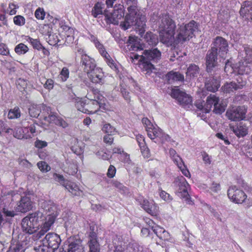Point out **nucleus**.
<instances>
[{
  "mask_svg": "<svg viewBox=\"0 0 252 252\" xmlns=\"http://www.w3.org/2000/svg\"><path fill=\"white\" fill-rule=\"evenodd\" d=\"M175 23L169 15H162L158 21V33L160 41L168 46L183 43L192 37L194 32L197 30V24L193 21L188 24L179 26L175 36Z\"/></svg>",
  "mask_w": 252,
  "mask_h": 252,
  "instance_id": "obj_1",
  "label": "nucleus"
},
{
  "mask_svg": "<svg viewBox=\"0 0 252 252\" xmlns=\"http://www.w3.org/2000/svg\"><path fill=\"white\" fill-rule=\"evenodd\" d=\"M43 212L37 211L30 214L22 220V228L23 231L27 233L32 234L35 232L39 227V222L42 220Z\"/></svg>",
  "mask_w": 252,
  "mask_h": 252,
  "instance_id": "obj_2",
  "label": "nucleus"
},
{
  "mask_svg": "<svg viewBox=\"0 0 252 252\" xmlns=\"http://www.w3.org/2000/svg\"><path fill=\"white\" fill-rule=\"evenodd\" d=\"M146 19L144 15H129V13L125 17V21L120 24V27L124 30H126L129 28L130 26L135 25L138 29L139 34L142 36V34L145 31Z\"/></svg>",
  "mask_w": 252,
  "mask_h": 252,
  "instance_id": "obj_3",
  "label": "nucleus"
},
{
  "mask_svg": "<svg viewBox=\"0 0 252 252\" xmlns=\"http://www.w3.org/2000/svg\"><path fill=\"white\" fill-rule=\"evenodd\" d=\"M94 96L91 94H88L86 95L89 100L86 104V113L88 114H94L96 113L102 104V101L104 99L103 96L101 95L96 90H94L92 92Z\"/></svg>",
  "mask_w": 252,
  "mask_h": 252,
  "instance_id": "obj_4",
  "label": "nucleus"
},
{
  "mask_svg": "<svg viewBox=\"0 0 252 252\" xmlns=\"http://www.w3.org/2000/svg\"><path fill=\"white\" fill-rule=\"evenodd\" d=\"M214 106V112L217 114H221L225 111L226 104L222 100H220L215 95H210L207 97L205 105V112L208 113Z\"/></svg>",
  "mask_w": 252,
  "mask_h": 252,
  "instance_id": "obj_5",
  "label": "nucleus"
},
{
  "mask_svg": "<svg viewBox=\"0 0 252 252\" xmlns=\"http://www.w3.org/2000/svg\"><path fill=\"white\" fill-rule=\"evenodd\" d=\"M227 195L232 202L237 204L246 202L247 198L246 193L235 186H232L228 189Z\"/></svg>",
  "mask_w": 252,
  "mask_h": 252,
  "instance_id": "obj_6",
  "label": "nucleus"
},
{
  "mask_svg": "<svg viewBox=\"0 0 252 252\" xmlns=\"http://www.w3.org/2000/svg\"><path fill=\"white\" fill-rule=\"evenodd\" d=\"M91 40L94 42L95 47L98 50L100 54L103 56L106 61L107 64L114 70H118L117 64L106 51L103 45L94 36L91 37Z\"/></svg>",
  "mask_w": 252,
  "mask_h": 252,
  "instance_id": "obj_7",
  "label": "nucleus"
},
{
  "mask_svg": "<svg viewBox=\"0 0 252 252\" xmlns=\"http://www.w3.org/2000/svg\"><path fill=\"white\" fill-rule=\"evenodd\" d=\"M177 182L179 183L177 195L180 198H184L189 204H191V201L188 191L189 184L183 176L179 177L177 179Z\"/></svg>",
  "mask_w": 252,
  "mask_h": 252,
  "instance_id": "obj_8",
  "label": "nucleus"
},
{
  "mask_svg": "<svg viewBox=\"0 0 252 252\" xmlns=\"http://www.w3.org/2000/svg\"><path fill=\"white\" fill-rule=\"evenodd\" d=\"M246 109L243 106L232 107L227 110L226 116L227 118L233 121H238L245 118Z\"/></svg>",
  "mask_w": 252,
  "mask_h": 252,
  "instance_id": "obj_9",
  "label": "nucleus"
},
{
  "mask_svg": "<svg viewBox=\"0 0 252 252\" xmlns=\"http://www.w3.org/2000/svg\"><path fill=\"white\" fill-rule=\"evenodd\" d=\"M124 8L123 5H115L113 12L106 15L108 22L114 25H118L119 21L124 16Z\"/></svg>",
  "mask_w": 252,
  "mask_h": 252,
  "instance_id": "obj_10",
  "label": "nucleus"
},
{
  "mask_svg": "<svg viewBox=\"0 0 252 252\" xmlns=\"http://www.w3.org/2000/svg\"><path fill=\"white\" fill-rule=\"evenodd\" d=\"M228 45L227 41L222 37L218 36L214 42V46L212 49H215L216 52L219 51L218 55L221 58H224L228 51Z\"/></svg>",
  "mask_w": 252,
  "mask_h": 252,
  "instance_id": "obj_11",
  "label": "nucleus"
},
{
  "mask_svg": "<svg viewBox=\"0 0 252 252\" xmlns=\"http://www.w3.org/2000/svg\"><path fill=\"white\" fill-rule=\"evenodd\" d=\"M60 25V28L59 31L61 33L60 36L62 38V39L65 38V42L67 44L72 43L74 40V34L76 31L74 29L63 25V22Z\"/></svg>",
  "mask_w": 252,
  "mask_h": 252,
  "instance_id": "obj_12",
  "label": "nucleus"
},
{
  "mask_svg": "<svg viewBox=\"0 0 252 252\" xmlns=\"http://www.w3.org/2000/svg\"><path fill=\"white\" fill-rule=\"evenodd\" d=\"M61 243V239L58 234L55 233H48L43 240V244L47 246L48 248L53 250L57 249Z\"/></svg>",
  "mask_w": 252,
  "mask_h": 252,
  "instance_id": "obj_13",
  "label": "nucleus"
},
{
  "mask_svg": "<svg viewBox=\"0 0 252 252\" xmlns=\"http://www.w3.org/2000/svg\"><path fill=\"white\" fill-rule=\"evenodd\" d=\"M44 120L48 124H52L65 128L68 126V123L57 114L51 113L48 116L44 117Z\"/></svg>",
  "mask_w": 252,
  "mask_h": 252,
  "instance_id": "obj_14",
  "label": "nucleus"
},
{
  "mask_svg": "<svg viewBox=\"0 0 252 252\" xmlns=\"http://www.w3.org/2000/svg\"><path fill=\"white\" fill-rule=\"evenodd\" d=\"M239 12L243 20L252 22V2L250 1L243 2Z\"/></svg>",
  "mask_w": 252,
  "mask_h": 252,
  "instance_id": "obj_15",
  "label": "nucleus"
},
{
  "mask_svg": "<svg viewBox=\"0 0 252 252\" xmlns=\"http://www.w3.org/2000/svg\"><path fill=\"white\" fill-rule=\"evenodd\" d=\"M32 202L28 196L21 197L15 207V210L18 212L26 213L32 209Z\"/></svg>",
  "mask_w": 252,
  "mask_h": 252,
  "instance_id": "obj_16",
  "label": "nucleus"
},
{
  "mask_svg": "<svg viewBox=\"0 0 252 252\" xmlns=\"http://www.w3.org/2000/svg\"><path fill=\"white\" fill-rule=\"evenodd\" d=\"M41 207L47 214V217H54L56 219L58 212L55 204L51 201H44L41 203Z\"/></svg>",
  "mask_w": 252,
  "mask_h": 252,
  "instance_id": "obj_17",
  "label": "nucleus"
},
{
  "mask_svg": "<svg viewBox=\"0 0 252 252\" xmlns=\"http://www.w3.org/2000/svg\"><path fill=\"white\" fill-rule=\"evenodd\" d=\"M43 34H48V42L51 45H56L61 42V39L56 33H50V28L48 25H43L39 29Z\"/></svg>",
  "mask_w": 252,
  "mask_h": 252,
  "instance_id": "obj_18",
  "label": "nucleus"
},
{
  "mask_svg": "<svg viewBox=\"0 0 252 252\" xmlns=\"http://www.w3.org/2000/svg\"><path fill=\"white\" fill-rule=\"evenodd\" d=\"M147 223L151 227L154 232L160 239L166 240L169 238V233L166 231L163 228L161 227L159 225L153 224V222L150 220H148Z\"/></svg>",
  "mask_w": 252,
  "mask_h": 252,
  "instance_id": "obj_19",
  "label": "nucleus"
},
{
  "mask_svg": "<svg viewBox=\"0 0 252 252\" xmlns=\"http://www.w3.org/2000/svg\"><path fill=\"white\" fill-rule=\"evenodd\" d=\"M218 52L215 49H211L208 51L206 56V66L207 71H211L213 68L217 64V55Z\"/></svg>",
  "mask_w": 252,
  "mask_h": 252,
  "instance_id": "obj_20",
  "label": "nucleus"
},
{
  "mask_svg": "<svg viewBox=\"0 0 252 252\" xmlns=\"http://www.w3.org/2000/svg\"><path fill=\"white\" fill-rule=\"evenodd\" d=\"M43 216L42 220L44 222L41 226V229L37 234L36 237L38 239L41 238L43 236L48 230H50L51 225L54 223L55 219L54 217H46L44 219Z\"/></svg>",
  "mask_w": 252,
  "mask_h": 252,
  "instance_id": "obj_21",
  "label": "nucleus"
},
{
  "mask_svg": "<svg viewBox=\"0 0 252 252\" xmlns=\"http://www.w3.org/2000/svg\"><path fill=\"white\" fill-rule=\"evenodd\" d=\"M160 52L157 48H155L153 50H145L141 58L156 63L160 60Z\"/></svg>",
  "mask_w": 252,
  "mask_h": 252,
  "instance_id": "obj_22",
  "label": "nucleus"
},
{
  "mask_svg": "<svg viewBox=\"0 0 252 252\" xmlns=\"http://www.w3.org/2000/svg\"><path fill=\"white\" fill-rule=\"evenodd\" d=\"M142 208L149 214L156 216L158 212V207L153 200H144L141 204Z\"/></svg>",
  "mask_w": 252,
  "mask_h": 252,
  "instance_id": "obj_23",
  "label": "nucleus"
},
{
  "mask_svg": "<svg viewBox=\"0 0 252 252\" xmlns=\"http://www.w3.org/2000/svg\"><path fill=\"white\" fill-rule=\"evenodd\" d=\"M88 74L90 79L94 83L102 84L104 82V74L99 67H96Z\"/></svg>",
  "mask_w": 252,
  "mask_h": 252,
  "instance_id": "obj_24",
  "label": "nucleus"
},
{
  "mask_svg": "<svg viewBox=\"0 0 252 252\" xmlns=\"http://www.w3.org/2000/svg\"><path fill=\"white\" fill-rule=\"evenodd\" d=\"M241 82H240L239 85H237L236 83L231 82L229 83H226L222 87V89L224 93H232L238 89L243 88L246 85L245 81L243 80L242 78H240Z\"/></svg>",
  "mask_w": 252,
  "mask_h": 252,
  "instance_id": "obj_25",
  "label": "nucleus"
},
{
  "mask_svg": "<svg viewBox=\"0 0 252 252\" xmlns=\"http://www.w3.org/2000/svg\"><path fill=\"white\" fill-rule=\"evenodd\" d=\"M81 59L82 64L84 65V70L88 74L96 68L94 60L89 56L83 55Z\"/></svg>",
  "mask_w": 252,
  "mask_h": 252,
  "instance_id": "obj_26",
  "label": "nucleus"
},
{
  "mask_svg": "<svg viewBox=\"0 0 252 252\" xmlns=\"http://www.w3.org/2000/svg\"><path fill=\"white\" fill-rule=\"evenodd\" d=\"M66 251L67 252H84L81 241L79 239H70Z\"/></svg>",
  "mask_w": 252,
  "mask_h": 252,
  "instance_id": "obj_27",
  "label": "nucleus"
},
{
  "mask_svg": "<svg viewBox=\"0 0 252 252\" xmlns=\"http://www.w3.org/2000/svg\"><path fill=\"white\" fill-rule=\"evenodd\" d=\"M230 128L237 137H244L248 134V127L242 123L236 126L230 125Z\"/></svg>",
  "mask_w": 252,
  "mask_h": 252,
  "instance_id": "obj_28",
  "label": "nucleus"
},
{
  "mask_svg": "<svg viewBox=\"0 0 252 252\" xmlns=\"http://www.w3.org/2000/svg\"><path fill=\"white\" fill-rule=\"evenodd\" d=\"M243 51L239 52V56L243 59L246 64L252 63V49L248 45H244Z\"/></svg>",
  "mask_w": 252,
  "mask_h": 252,
  "instance_id": "obj_29",
  "label": "nucleus"
},
{
  "mask_svg": "<svg viewBox=\"0 0 252 252\" xmlns=\"http://www.w3.org/2000/svg\"><path fill=\"white\" fill-rule=\"evenodd\" d=\"M205 87L209 91L215 92L217 91L220 87V78L214 77L210 78L206 83Z\"/></svg>",
  "mask_w": 252,
  "mask_h": 252,
  "instance_id": "obj_30",
  "label": "nucleus"
},
{
  "mask_svg": "<svg viewBox=\"0 0 252 252\" xmlns=\"http://www.w3.org/2000/svg\"><path fill=\"white\" fill-rule=\"evenodd\" d=\"M136 138L142 155L145 158H148L150 157L149 150L146 145L144 137L139 134L136 135Z\"/></svg>",
  "mask_w": 252,
  "mask_h": 252,
  "instance_id": "obj_31",
  "label": "nucleus"
},
{
  "mask_svg": "<svg viewBox=\"0 0 252 252\" xmlns=\"http://www.w3.org/2000/svg\"><path fill=\"white\" fill-rule=\"evenodd\" d=\"M126 5L128 6L127 10L129 15H142L137 7V0H126Z\"/></svg>",
  "mask_w": 252,
  "mask_h": 252,
  "instance_id": "obj_32",
  "label": "nucleus"
},
{
  "mask_svg": "<svg viewBox=\"0 0 252 252\" xmlns=\"http://www.w3.org/2000/svg\"><path fill=\"white\" fill-rule=\"evenodd\" d=\"M139 39L135 36H129L127 42V46L129 51H138L142 49L139 44Z\"/></svg>",
  "mask_w": 252,
  "mask_h": 252,
  "instance_id": "obj_33",
  "label": "nucleus"
},
{
  "mask_svg": "<svg viewBox=\"0 0 252 252\" xmlns=\"http://www.w3.org/2000/svg\"><path fill=\"white\" fill-rule=\"evenodd\" d=\"M64 187L73 195L81 196L82 194V191L73 182H67Z\"/></svg>",
  "mask_w": 252,
  "mask_h": 252,
  "instance_id": "obj_34",
  "label": "nucleus"
},
{
  "mask_svg": "<svg viewBox=\"0 0 252 252\" xmlns=\"http://www.w3.org/2000/svg\"><path fill=\"white\" fill-rule=\"evenodd\" d=\"M199 74V68L195 64H191L188 68L186 72V76L189 79L197 77Z\"/></svg>",
  "mask_w": 252,
  "mask_h": 252,
  "instance_id": "obj_35",
  "label": "nucleus"
},
{
  "mask_svg": "<svg viewBox=\"0 0 252 252\" xmlns=\"http://www.w3.org/2000/svg\"><path fill=\"white\" fill-rule=\"evenodd\" d=\"M166 78L171 83L177 81H182L184 78L183 75L178 72L171 71L166 75Z\"/></svg>",
  "mask_w": 252,
  "mask_h": 252,
  "instance_id": "obj_36",
  "label": "nucleus"
},
{
  "mask_svg": "<svg viewBox=\"0 0 252 252\" xmlns=\"http://www.w3.org/2000/svg\"><path fill=\"white\" fill-rule=\"evenodd\" d=\"M90 236L92 239L89 241L90 252H99L98 245L95 239V233L92 232Z\"/></svg>",
  "mask_w": 252,
  "mask_h": 252,
  "instance_id": "obj_37",
  "label": "nucleus"
},
{
  "mask_svg": "<svg viewBox=\"0 0 252 252\" xmlns=\"http://www.w3.org/2000/svg\"><path fill=\"white\" fill-rule=\"evenodd\" d=\"M235 68L238 74L241 75L248 74L250 72V67L246 64H244V63L241 62H239L235 65Z\"/></svg>",
  "mask_w": 252,
  "mask_h": 252,
  "instance_id": "obj_38",
  "label": "nucleus"
},
{
  "mask_svg": "<svg viewBox=\"0 0 252 252\" xmlns=\"http://www.w3.org/2000/svg\"><path fill=\"white\" fill-rule=\"evenodd\" d=\"M42 107L44 106L42 105ZM41 107L40 105H32L29 109L30 115L32 117H37L40 114Z\"/></svg>",
  "mask_w": 252,
  "mask_h": 252,
  "instance_id": "obj_39",
  "label": "nucleus"
},
{
  "mask_svg": "<svg viewBox=\"0 0 252 252\" xmlns=\"http://www.w3.org/2000/svg\"><path fill=\"white\" fill-rule=\"evenodd\" d=\"M147 134L151 139H154L156 138H159L162 134V130L157 126H155L150 131L149 130Z\"/></svg>",
  "mask_w": 252,
  "mask_h": 252,
  "instance_id": "obj_40",
  "label": "nucleus"
},
{
  "mask_svg": "<svg viewBox=\"0 0 252 252\" xmlns=\"http://www.w3.org/2000/svg\"><path fill=\"white\" fill-rule=\"evenodd\" d=\"M144 38L148 44L150 45H155L158 42V39L157 36L152 32H147L145 34Z\"/></svg>",
  "mask_w": 252,
  "mask_h": 252,
  "instance_id": "obj_41",
  "label": "nucleus"
},
{
  "mask_svg": "<svg viewBox=\"0 0 252 252\" xmlns=\"http://www.w3.org/2000/svg\"><path fill=\"white\" fill-rule=\"evenodd\" d=\"M29 50V47L22 43H20L17 45L14 49L15 53L18 55L25 54L28 52Z\"/></svg>",
  "mask_w": 252,
  "mask_h": 252,
  "instance_id": "obj_42",
  "label": "nucleus"
},
{
  "mask_svg": "<svg viewBox=\"0 0 252 252\" xmlns=\"http://www.w3.org/2000/svg\"><path fill=\"white\" fill-rule=\"evenodd\" d=\"M21 116V112L19 108L17 106L9 110L8 113V118L9 119H18Z\"/></svg>",
  "mask_w": 252,
  "mask_h": 252,
  "instance_id": "obj_43",
  "label": "nucleus"
},
{
  "mask_svg": "<svg viewBox=\"0 0 252 252\" xmlns=\"http://www.w3.org/2000/svg\"><path fill=\"white\" fill-rule=\"evenodd\" d=\"M25 39L32 45L33 48L38 50L43 49V47L37 39H33L29 36H26Z\"/></svg>",
  "mask_w": 252,
  "mask_h": 252,
  "instance_id": "obj_44",
  "label": "nucleus"
},
{
  "mask_svg": "<svg viewBox=\"0 0 252 252\" xmlns=\"http://www.w3.org/2000/svg\"><path fill=\"white\" fill-rule=\"evenodd\" d=\"M142 69L143 71H146V73H150L154 68L153 64L148 60L142 59Z\"/></svg>",
  "mask_w": 252,
  "mask_h": 252,
  "instance_id": "obj_45",
  "label": "nucleus"
},
{
  "mask_svg": "<svg viewBox=\"0 0 252 252\" xmlns=\"http://www.w3.org/2000/svg\"><path fill=\"white\" fill-rule=\"evenodd\" d=\"M103 6L104 4L102 3H96L92 10V14L93 16L96 17L97 15L101 14L103 12Z\"/></svg>",
  "mask_w": 252,
  "mask_h": 252,
  "instance_id": "obj_46",
  "label": "nucleus"
},
{
  "mask_svg": "<svg viewBox=\"0 0 252 252\" xmlns=\"http://www.w3.org/2000/svg\"><path fill=\"white\" fill-rule=\"evenodd\" d=\"M13 136L19 139L27 138V136L24 134L23 128L19 127H16L14 128Z\"/></svg>",
  "mask_w": 252,
  "mask_h": 252,
  "instance_id": "obj_47",
  "label": "nucleus"
},
{
  "mask_svg": "<svg viewBox=\"0 0 252 252\" xmlns=\"http://www.w3.org/2000/svg\"><path fill=\"white\" fill-rule=\"evenodd\" d=\"M14 191H10L7 192L5 194L2 196L1 198V202L4 204H8L13 201V195H15Z\"/></svg>",
  "mask_w": 252,
  "mask_h": 252,
  "instance_id": "obj_48",
  "label": "nucleus"
},
{
  "mask_svg": "<svg viewBox=\"0 0 252 252\" xmlns=\"http://www.w3.org/2000/svg\"><path fill=\"white\" fill-rule=\"evenodd\" d=\"M101 129L103 132L108 134H114L116 132L115 128L109 123L104 124Z\"/></svg>",
  "mask_w": 252,
  "mask_h": 252,
  "instance_id": "obj_49",
  "label": "nucleus"
},
{
  "mask_svg": "<svg viewBox=\"0 0 252 252\" xmlns=\"http://www.w3.org/2000/svg\"><path fill=\"white\" fill-rule=\"evenodd\" d=\"M178 101L180 104H188L191 102L192 98L190 96L184 92L183 94H181V96L180 97Z\"/></svg>",
  "mask_w": 252,
  "mask_h": 252,
  "instance_id": "obj_50",
  "label": "nucleus"
},
{
  "mask_svg": "<svg viewBox=\"0 0 252 252\" xmlns=\"http://www.w3.org/2000/svg\"><path fill=\"white\" fill-rule=\"evenodd\" d=\"M69 74L68 69L66 67H63L60 73L59 78L63 82H64L68 79Z\"/></svg>",
  "mask_w": 252,
  "mask_h": 252,
  "instance_id": "obj_51",
  "label": "nucleus"
},
{
  "mask_svg": "<svg viewBox=\"0 0 252 252\" xmlns=\"http://www.w3.org/2000/svg\"><path fill=\"white\" fill-rule=\"evenodd\" d=\"M25 19L21 15H17L13 18L14 23L18 26H22L25 24Z\"/></svg>",
  "mask_w": 252,
  "mask_h": 252,
  "instance_id": "obj_52",
  "label": "nucleus"
},
{
  "mask_svg": "<svg viewBox=\"0 0 252 252\" xmlns=\"http://www.w3.org/2000/svg\"><path fill=\"white\" fill-rule=\"evenodd\" d=\"M86 103V102H84L81 99H79L78 100L76 103L75 106L76 108L78 109V110L85 113V107Z\"/></svg>",
  "mask_w": 252,
  "mask_h": 252,
  "instance_id": "obj_53",
  "label": "nucleus"
},
{
  "mask_svg": "<svg viewBox=\"0 0 252 252\" xmlns=\"http://www.w3.org/2000/svg\"><path fill=\"white\" fill-rule=\"evenodd\" d=\"M159 195L160 197L162 199L165 201L167 202H169L171 201L172 200V197L169 194L166 192L165 191L160 190L159 191Z\"/></svg>",
  "mask_w": 252,
  "mask_h": 252,
  "instance_id": "obj_54",
  "label": "nucleus"
},
{
  "mask_svg": "<svg viewBox=\"0 0 252 252\" xmlns=\"http://www.w3.org/2000/svg\"><path fill=\"white\" fill-rule=\"evenodd\" d=\"M96 155L99 158L103 160H108L111 158V156L103 150H99L96 153Z\"/></svg>",
  "mask_w": 252,
  "mask_h": 252,
  "instance_id": "obj_55",
  "label": "nucleus"
},
{
  "mask_svg": "<svg viewBox=\"0 0 252 252\" xmlns=\"http://www.w3.org/2000/svg\"><path fill=\"white\" fill-rule=\"evenodd\" d=\"M183 93L184 92L181 91L178 87H175L172 90L171 96L172 97H174L178 100L180 97L181 96V94H183Z\"/></svg>",
  "mask_w": 252,
  "mask_h": 252,
  "instance_id": "obj_56",
  "label": "nucleus"
},
{
  "mask_svg": "<svg viewBox=\"0 0 252 252\" xmlns=\"http://www.w3.org/2000/svg\"><path fill=\"white\" fill-rule=\"evenodd\" d=\"M142 122L145 126L147 132H148L149 130L150 131L153 128L155 127V126L152 124L150 121L147 118H143Z\"/></svg>",
  "mask_w": 252,
  "mask_h": 252,
  "instance_id": "obj_57",
  "label": "nucleus"
},
{
  "mask_svg": "<svg viewBox=\"0 0 252 252\" xmlns=\"http://www.w3.org/2000/svg\"><path fill=\"white\" fill-rule=\"evenodd\" d=\"M142 122L145 126L147 132H148L149 130L150 131L153 128L155 127V126L152 124L150 121L147 118H143Z\"/></svg>",
  "mask_w": 252,
  "mask_h": 252,
  "instance_id": "obj_58",
  "label": "nucleus"
},
{
  "mask_svg": "<svg viewBox=\"0 0 252 252\" xmlns=\"http://www.w3.org/2000/svg\"><path fill=\"white\" fill-rule=\"evenodd\" d=\"M34 15L37 19L43 20L45 17V12L43 8L39 7L35 11Z\"/></svg>",
  "mask_w": 252,
  "mask_h": 252,
  "instance_id": "obj_59",
  "label": "nucleus"
},
{
  "mask_svg": "<svg viewBox=\"0 0 252 252\" xmlns=\"http://www.w3.org/2000/svg\"><path fill=\"white\" fill-rule=\"evenodd\" d=\"M45 82L43 81L41 82V83L43 84L44 87L48 90H51L54 87V81L52 79H44L43 80Z\"/></svg>",
  "mask_w": 252,
  "mask_h": 252,
  "instance_id": "obj_60",
  "label": "nucleus"
},
{
  "mask_svg": "<svg viewBox=\"0 0 252 252\" xmlns=\"http://www.w3.org/2000/svg\"><path fill=\"white\" fill-rule=\"evenodd\" d=\"M80 144L77 141L76 144L72 147V151L77 155H80L83 151V147L80 146Z\"/></svg>",
  "mask_w": 252,
  "mask_h": 252,
  "instance_id": "obj_61",
  "label": "nucleus"
},
{
  "mask_svg": "<svg viewBox=\"0 0 252 252\" xmlns=\"http://www.w3.org/2000/svg\"><path fill=\"white\" fill-rule=\"evenodd\" d=\"M37 166L41 171L43 172H47L50 170V167L44 161L38 162Z\"/></svg>",
  "mask_w": 252,
  "mask_h": 252,
  "instance_id": "obj_62",
  "label": "nucleus"
},
{
  "mask_svg": "<svg viewBox=\"0 0 252 252\" xmlns=\"http://www.w3.org/2000/svg\"><path fill=\"white\" fill-rule=\"evenodd\" d=\"M18 6L13 3H10L8 5L7 9L8 13L10 15H15L17 12V9L18 8Z\"/></svg>",
  "mask_w": 252,
  "mask_h": 252,
  "instance_id": "obj_63",
  "label": "nucleus"
},
{
  "mask_svg": "<svg viewBox=\"0 0 252 252\" xmlns=\"http://www.w3.org/2000/svg\"><path fill=\"white\" fill-rule=\"evenodd\" d=\"M35 252H50L49 249L43 244L34 248Z\"/></svg>",
  "mask_w": 252,
  "mask_h": 252,
  "instance_id": "obj_64",
  "label": "nucleus"
}]
</instances>
